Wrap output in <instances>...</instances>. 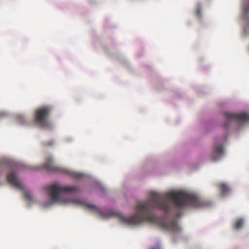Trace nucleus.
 I'll use <instances>...</instances> for the list:
<instances>
[{
  "instance_id": "4",
  "label": "nucleus",
  "mask_w": 249,
  "mask_h": 249,
  "mask_svg": "<svg viewBox=\"0 0 249 249\" xmlns=\"http://www.w3.org/2000/svg\"><path fill=\"white\" fill-rule=\"evenodd\" d=\"M225 117L227 120V123L224 124V127L225 129L228 128V124L231 121H237L241 123H249V115L245 113L239 114H235L226 112Z\"/></svg>"
},
{
  "instance_id": "11",
  "label": "nucleus",
  "mask_w": 249,
  "mask_h": 249,
  "mask_svg": "<svg viewBox=\"0 0 249 249\" xmlns=\"http://www.w3.org/2000/svg\"><path fill=\"white\" fill-rule=\"evenodd\" d=\"M68 174L71 176L76 179H81L84 177V175L81 173L71 171H68Z\"/></svg>"
},
{
  "instance_id": "9",
  "label": "nucleus",
  "mask_w": 249,
  "mask_h": 249,
  "mask_svg": "<svg viewBox=\"0 0 249 249\" xmlns=\"http://www.w3.org/2000/svg\"><path fill=\"white\" fill-rule=\"evenodd\" d=\"M217 187L218 188L219 191L220 192V195L222 196H224L227 195L230 192V188L225 183H219L217 184Z\"/></svg>"
},
{
  "instance_id": "5",
  "label": "nucleus",
  "mask_w": 249,
  "mask_h": 249,
  "mask_svg": "<svg viewBox=\"0 0 249 249\" xmlns=\"http://www.w3.org/2000/svg\"><path fill=\"white\" fill-rule=\"evenodd\" d=\"M8 182L12 186L21 190H24V186L18 180L16 175L14 172H11L7 176Z\"/></svg>"
},
{
  "instance_id": "17",
  "label": "nucleus",
  "mask_w": 249,
  "mask_h": 249,
  "mask_svg": "<svg viewBox=\"0 0 249 249\" xmlns=\"http://www.w3.org/2000/svg\"><path fill=\"white\" fill-rule=\"evenodd\" d=\"M196 14L200 16L201 14V9L200 7H198L196 9Z\"/></svg>"
},
{
  "instance_id": "6",
  "label": "nucleus",
  "mask_w": 249,
  "mask_h": 249,
  "mask_svg": "<svg viewBox=\"0 0 249 249\" xmlns=\"http://www.w3.org/2000/svg\"><path fill=\"white\" fill-rule=\"evenodd\" d=\"M43 168L49 172H58L61 170L60 168L55 166L53 164V160L51 158L46 160L43 165Z\"/></svg>"
},
{
  "instance_id": "12",
  "label": "nucleus",
  "mask_w": 249,
  "mask_h": 249,
  "mask_svg": "<svg viewBox=\"0 0 249 249\" xmlns=\"http://www.w3.org/2000/svg\"><path fill=\"white\" fill-rule=\"evenodd\" d=\"M243 220L242 219H239L236 221L234 224V228L236 230H239L241 228L243 225Z\"/></svg>"
},
{
  "instance_id": "15",
  "label": "nucleus",
  "mask_w": 249,
  "mask_h": 249,
  "mask_svg": "<svg viewBox=\"0 0 249 249\" xmlns=\"http://www.w3.org/2000/svg\"><path fill=\"white\" fill-rule=\"evenodd\" d=\"M249 15V8H246L244 9V16L245 18H247Z\"/></svg>"
},
{
  "instance_id": "7",
  "label": "nucleus",
  "mask_w": 249,
  "mask_h": 249,
  "mask_svg": "<svg viewBox=\"0 0 249 249\" xmlns=\"http://www.w3.org/2000/svg\"><path fill=\"white\" fill-rule=\"evenodd\" d=\"M224 153V147L222 144H215L214 146L213 155L212 160L213 161L217 160Z\"/></svg>"
},
{
  "instance_id": "1",
  "label": "nucleus",
  "mask_w": 249,
  "mask_h": 249,
  "mask_svg": "<svg viewBox=\"0 0 249 249\" xmlns=\"http://www.w3.org/2000/svg\"><path fill=\"white\" fill-rule=\"evenodd\" d=\"M207 205V202L194 194L184 192L160 194L153 192L150 193L148 200L137 203L135 214L130 217L120 215L119 218L122 222L129 225H136L146 222L163 229L178 232L180 227L176 220L166 221L157 217L152 212L153 209H160L166 213H173L179 217L181 215V210L187 206L200 208Z\"/></svg>"
},
{
  "instance_id": "8",
  "label": "nucleus",
  "mask_w": 249,
  "mask_h": 249,
  "mask_svg": "<svg viewBox=\"0 0 249 249\" xmlns=\"http://www.w3.org/2000/svg\"><path fill=\"white\" fill-rule=\"evenodd\" d=\"M71 201L75 204L85 206L86 208H87L89 210L94 211H95V212L99 213H100V211L99 209V208L93 204H88V203H85L82 200H78V199L72 200Z\"/></svg>"
},
{
  "instance_id": "10",
  "label": "nucleus",
  "mask_w": 249,
  "mask_h": 249,
  "mask_svg": "<svg viewBox=\"0 0 249 249\" xmlns=\"http://www.w3.org/2000/svg\"><path fill=\"white\" fill-rule=\"evenodd\" d=\"M9 167V162L4 159H1L0 160V175L1 174L3 170L8 168Z\"/></svg>"
},
{
  "instance_id": "3",
  "label": "nucleus",
  "mask_w": 249,
  "mask_h": 249,
  "mask_svg": "<svg viewBox=\"0 0 249 249\" xmlns=\"http://www.w3.org/2000/svg\"><path fill=\"white\" fill-rule=\"evenodd\" d=\"M51 111V108L49 106H43L36 109L35 115V123L43 128L48 127L50 123L48 118Z\"/></svg>"
},
{
  "instance_id": "2",
  "label": "nucleus",
  "mask_w": 249,
  "mask_h": 249,
  "mask_svg": "<svg viewBox=\"0 0 249 249\" xmlns=\"http://www.w3.org/2000/svg\"><path fill=\"white\" fill-rule=\"evenodd\" d=\"M49 196L53 202L60 201V195L63 193L73 194L79 192L76 186H63L58 183H54L46 187Z\"/></svg>"
},
{
  "instance_id": "13",
  "label": "nucleus",
  "mask_w": 249,
  "mask_h": 249,
  "mask_svg": "<svg viewBox=\"0 0 249 249\" xmlns=\"http://www.w3.org/2000/svg\"><path fill=\"white\" fill-rule=\"evenodd\" d=\"M23 195L24 198L28 201H33V196L31 195V193L27 191H24Z\"/></svg>"
},
{
  "instance_id": "14",
  "label": "nucleus",
  "mask_w": 249,
  "mask_h": 249,
  "mask_svg": "<svg viewBox=\"0 0 249 249\" xmlns=\"http://www.w3.org/2000/svg\"><path fill=\"white\" fill-rule=\"evenodd\" d=\"M54 143V142L53 140H50L47 142H44L42 143V144L45 147L52 146Z\"/></svg>"
},
{
  "instance_id": "16",
  "label": "nucleus",
  "mask_w": 249,
  "mask_h": 249,
  "mask_svg": "<svg viewBox=\"0 0 249 249\" xmlns=\"http://www.w3.org/2000/svg\"><path fill=\"white\" fill-rule=\"evenodd\" d=\"M150 249H160V246L159 245H157L155 246V247H153L151 248Z\"/></svg>"
}]
</instances>
